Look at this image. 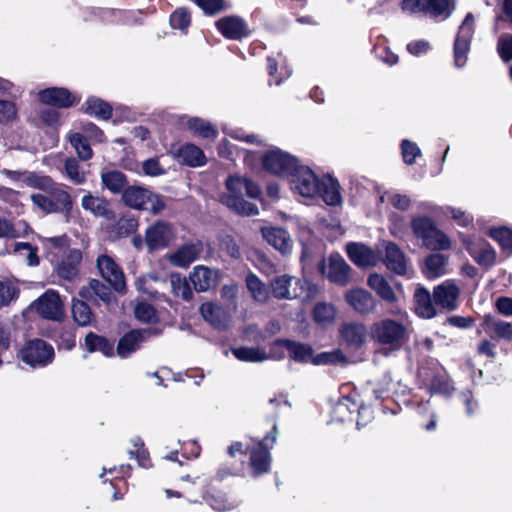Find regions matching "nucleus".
Returning a JSON list of instances; mask_svg holds the SVG:
<instances>
[{
  "instance_id": "nucleus-23",
  "label": "nucleus",
  "mask_w": 512,
  "mask_h": 512,
  "mask_svg": "<svg viewBox=\"0 0 512 512\" xmlns=\"http://www.w3.org/2000/svg\"><path fill=\"white\" fill-rule=\"evenodd\" d=\"M202 252V242L197 241L181 246L174 253L169 254L168 259L173 265L186 268L195 261Z\"/></svg>"
},
{
  "instance_id": "nucleus-57",
  "label": "nucleus",
  "mask_w": 512,
  "mask_h": 512,
  "mask_svg": "<svg viewBox=\"0 0 512 512\" xmlns=\"http://www.w3.org/2000/svg\"><path fill=\"white\" fill-rule=\"evenodd\" d=\"M190 24V14L183 8L175 10L170 16V25L184 31Z\"/></svg>"
},
{
  "instance_id": "nucleus-60",
  "label": "nucleus",
  "mask_w": 512,
  "mask_h": 512,
  "mask_svg": "<svg viewBox=\"0 0 512 512\" xmlns=\"http://www.w3.org/2000/svg\"><path fill=\"white\" fill-rule=\"evenodd\" d=\"M497 50L504 61L512 59V34H504L499 38Z\"/></svg>"
},
{
  "instance_id": "nucleus-7",
  "label": "nucleus",
  "mask_w": 512,
  "mask_h": 512,
  "mask_svg": "<svg viewBox=\"0 0 512 512\" xmlns=\"http://www.w3.org/2000/svg\"><path fill=\"white\" fill-rule=\"evenodd\" d=\"M291 189L303 197H314L320 192L321 181L306 166H299L290 174Z\"/></svg>"
},
{
  "instance_id": "nucleus-31",
  "label": "nucleus",
  "mask_w": 512,
  "mask_h": 512,
  "mask_svg": "<svg viewBox=\"0 0 512 512\" xmlns=\"http://www.w3.org/2000/svg\"><path fill=\"white\" fill-rule=\"evenodd\" d=\"M81 206L84 210L89 211L96 217L108 218L111 212L110 204L105 198L94 196L91 193L82 197Z\"/></svg>"
},
{
  "instance_id": "nucleus-48",
  "label": "nucleus",
  "mask_w": 512,
  "mask_h": 512,
  "mask_svg": "<svg viewBox=\"0 0 512 512\" xmlns=\"http://www.w3.org/2000/svg\"><path fill=\"white\" fill-rule=\"evenodd\" d=\"M85 111L101 119H108L111 117L112 108L110 105L103 100L95 97H91L86 101Z\"/></svg>"
},
{
  "instance_id": "nucleus-44",
  "label": "nucleus",
  "mask_w": 512,
  "mask_h": 512,
  "mask_svg": "<svg viewBox=\"0 0 512 512\" xmlns=\"http://www.w3.org/2000/svg\"><path fill=\"white\" fill-rule=\"evenodd\" d=\"M44 246L50 261L53 263L59 254L63 253V255H65L67 253L68 238L65 235L46 238L44 240Z\"/></svg>"
},
{
  "instance_id": "nucleus-2",
  "label": "nucleus",
  "mask_w": 512,
  "mask_h": 512,
  "mask_svg": "<svg viewBox=\"0 0 512 512\" xmlns=\"http://www.w3.org/2000/svg\"><path fill=\"white\" fill-rule=\"evenodd\" d=\"M270 288L272 295L278 300L301 299L303 301H310L319 293L318 286L310 280L288 274L272 279Z\"/></svg>"
},
{
  "instance_id": "nucleus-13",
  "label": "nucleus",
  "mask_w": 512,
  "mask_h": 512,
  "mask_svg": "<svg viewBox=\"0 0 512 512\" xmlns=\"http://www.w3.org/2000/svg\"><path fill=\"white\" fill-rule=\"evenodd\" d=\"M349 259L357 266L374 267L383 260L379 250H373L365 244L350 242L346 245Z\"/></svg>"
},
{
  "instance_id": "nucleus-46",
  "label": "nucleus",
  "mask_w": 512,
  "mask_h": 512,
  "mask_svg": "<svg viewBox=\"0 0 512 512\" xmlns=\"http://www.w3.org/2000/svg\"><path fill=\"white\" fill-rule=\"evenodd\" d=\"M233 354L238 360L246 362H261L268 358L266 352L258 347L235 348Z\"/></svg>"
},
{
  "instance_id": "nucleus-42",
  "label": "nucleus",
  "mask_w": 512,
  "mask_h": 512,
  "mask_svg": "<svg viewBox=\"0 0 512 512\" xmlns=\"http://www.w3.org/2000/svg\"><path fill=\"white\" fill-rule=\"evenodd\" d=\"M423 244L432 250H447L451 247L449 237L436 226L423 239Z\"/></svg>"
},
{
  "instance_id": "nucleus-3",
  "label": "nucleus",
  "mask_w": 512,
  "mask_h": 512,
  "mask_svg": "<svg viewBox=\"0 0 512 512\" xmlns=\"http://www.w3.org/2000/svg\"><path fill=\"white\" fill-rule=\"evenodd\" d=\"M403 298L404 294L400 287L396 291H392L386 285V303L397 304L396 310L391 311L395 313L396 319L386 318V346L389 345L390 349L400 347L406 340V325L408 321L400 305Z\"/></svg>"
},
{
  "instance_id": "nucleus-16",
  "label": "nucleus",
  "mask_w": 512,
  "mask_h": 512,
  "mask_svg": "<svg viewBox=\"0 0 512 512\" xmlns=\"http://www.w3.org/2000/svg\"><path fill=\"white\" fill-rule=\"evenodd\" d=\"M460 294L459 287L452 280H446L433 289V301L437 306L446 310L457 308Z\"/></svg>"
},
{
  "instance_id": "nucleus-5",
  "label": "nucleus",
  "mask_w": 512,
  "mask_h": 512,
  "mask_svg": "<svg viewBox=\"0 0 512 512\" xmlns=\"http://www.w3.org/2000/svg\"><path fill=\"white\" fill-rule=\"evenodd\" d=\"M122 201L133 209L146 210L153 214H158L165 207L159 195L141 186L127 187L122 193Z\"/></svg>"
},
{
  "instance_id": "nucleus-33",
  "label": "nucleus",
  "mask_w": 512,
  "mask_h": 512,
  "mask_svg": "<svg viewBox=\"0 0 512 512\" xmlns=\"http://www.w3.org/2000/svg\"><path fill=\"white\" fill-rule=\"evenodd\" d=\"M177 159L191 167L202 166L205 164L203 151L194 144L182 145L176 153Z\"/></svg>"
},
{
  "instance_id": "nucleus-27",
  "label": "nucleus",
  "mask_w": 512,
  "mask_h": 512,
  "mask_svg": "<svg viewBox=\"0 0 512 512\" xmlns=\"http://www.w3.org/2000/svg\"><path fill=\"white\" fill-rule=\"evenodd\" d=\"M386 269L398 275H406L409 269L405 254L394 243L386 244Z\"/></svg>"
},
{
  "instance_id": "nucleus-59",
  "label": "nucleus",
  "mask_w": 512,
  "mask_h": 512,
  "mask_svg": "<svg viewBox=\"0 0 512 512\" xmlns=\"http://www.w3.org/2000/svg\"><path fill=\"white\" fill-rule=\"evenodd\" d=\"M133 449L128 451L130 458H136L139 466L147 467V452L143 449V442L140 438H134L131 440Z\"/></svg>"
},
{
  "instance_id": "nucleus-50",
  "label": "nucleus",
  "mask_w": 512,
  "mask_h": 512,
  "mask_svg": "<svg viewBox=\"0 0 512 512\" xmlns=\"http://www.w3.org/2000/svg\"><path fill=\"white\" fill-rule=\"evenodd\" d=\"M246 285L252 297L258 302H266L269 294L265 284L254 274H249L246 278Z\"/></svg>"
},
{
  "instance_id": "nucleus-36",
  "label": "nucleus",
  "mask_w": 512,
  "mask_h": 512,
  "mask_svg": "<svg viewBox=\"0 0 512 512\" xmlns=\"http://www.w3.org/2000/svg\"><path fill=\"white\" fill-rule=\"evenodd\" d=\"M318 194L321 195L324 202L328 205L336 206L342 201L339 183L331 177L321 180L320 192Z\"/></svg>"
},
{
  "instance_id": "nucleus-32",
  "label": "nucleus",
  "mask_w": 512,
  "mask_h": 512,
  "mask_svg": "<svg viewBox=\"0 0 512 512\" xmlns=\"http://www.w3.org/2000/svg\"><path fill=\"white\" fill-rule=\"evenodd\" d=\"M270 453L262 442L258 443L256 449L252 450L250 456V465L253 469V475L259 476L270 469Z\"/></svg>"
},
{
  "instance_id": "nucleus-52",
  "label": "nucleus",
  "mask_w": 512,
  "mask_h": 512,
  "mask_svg": "<svg viewBox=\"0 0 512 512\" xmlns=\"http://www.w3.org/2000/svg\"><path fill=\"white\" fill-rule=\"evenodd\" d=\"M314 365H326V364H345L347 363L346 356L340 350H334L330 352H322L312 358Z\"/></svg>"
},
{
  "instance_id": "nucleus-14",
  "label": "nucleus",
  "mask_w": 512,
  "mask_h": 512,
  "mask_svg": "<svg viewBox=\"0 0 512 512\" xmlns=\"http://www.w3.org/2000/svg\"><path fill=\"white\" fill-rule=\"evenodd\" d=\"M261 234L267 243L283 256H288L292 253L294 243L286 229L276 226L263 227L261 228Z\"/></svg>"
},
{
  "instance_id": "nucleus-38",
  "label": "nucleus",
  "mask_w": 512,
  "mask_h": 512,
  "mask_svg": "<svg viewBox=\"0 0 512 512\" xmlns=\"http://www.w3.org/2000/svg\"><path fill=\"white\" fill-rule=\"evenodd\" d=\"M341 335L348 345L359 347L365 340L366 329L359 323H346L341 327Z\"/></svg>"
},
{
  "instance_id": "nucleus-62",
  "label": "nucleus",
  "mask_w": 512,
  "mask_h": 512,
  "mask_svg": "<svg viewBox=\"0 0 512 512\" xmlns=\"http://www.w3.org/2000/svg\"><path fill=\"white\" fill-rule=\"evenodd\" d=\"M443 213L451 216L461 226H468L472 222V217L459 208L446 207Z\"/></svg>"
},
{
  "instance_id": "nucleus-21",
  "label": "nucleus",
  "mask_w": 512,
  "mask_h": 512,
  "mask_svg": "<svg viewBox=\"0 0 512 512\" xmlns=\"http://www.w3.org/2000/svg\"><path fill=\"white\" fill-rule=\"evenodd\" d=\"M156 335L152 329L132 330L125 334L118 343L117 353L120 357L126 358L135 352L140 344L147 340L149 336Z\"/></svg>"
},
{
  "instance_id": "nucleus-37",
  "label": "nucleus",
  "mask_w": 512,
  "mask_h": 512,
  "mask_svg": "<svg viewBox=\"0 0 512 512\" xmlns=\"http://www.w3.org/2000/svg\"><path fill=\"white\" fill-rule=\"evenodd\" d=\"M357 409L358 404L351 397H342L333 408V419L339 422L353 421Z\"/></svg>"
},
{
  "instance_id": "nucleus-49",
  "label": "nucleus",
  "mask_w": 512,
  "mask_h": 512,
  "mask_svg": "<svg viewBox=\"0 0 512 512\" xmlns=\"http://www.w3.org/2000/svg\"><path fill=\"white\" fill-rule=\"evenodd\" d=\"M68 139H69V142L71 143V145L73 146V148L75 149L78 157L81 160L86 161L92 157V155H93L92 149H91L88 141L82 134L70 133L68 135Z\"/></svg>"
},
{
  "instance_id": "nucleus-53",
  "label": "nucleus",
  "mask_w": 512,
  "mask_h": 512,
  "mask_svg": "<svg viewBox=\"0 0 512 512\" xmlns=\"http://www.w3.org/2000/svg\"><path fill=\"white\" fill-rule=\"evenodd\" d=\"M435 223L432 219L425 216L414 217L411 221V227L414 234L422 240L435 228Z\"/></svg>"
},
{
  "instance_id": "nucleus-54",
  "label": "nucleus",
  "mask_w": 512,
  "mask_h": 512,
  "mask_svg": "<svg viewBox=\"0 0 512 512\" xmlns=\"http://www.w3.org/2000/svg\"><path fill=\"white\" fill-rule=\"evenodd\" d=\"M153 283H165V280L161 277H158L156 274L150 273L139 277L136 281V287L143 293H146L150 296H155L157 290L152 286Z\"/></svg>"
},
{
  "instance_id": "nucleus-1",
  "label": "nucleus",
  "mask_w": 512,
  "mask_h": 512,
  "mask_svg": "<svg viewBox=\"0 0 512 512\" xmlns=\"http://www.w3.org/2000/svg\"><path fill=\"white\" fill-rule=\"evenodd\" d=\"M226 192L221 196V202L231 210L245 216H253L259 213L258 207L246 200V197L258 199L261 190L251 179L231 175L225 181Z\"/></svg>"
},
{
  "instance_id": "nucleus-19",
  "label": "nucleus",
  "mask_w": 512,
  "mask_h": 512,
  "mask_svg": "<svg viewBox=\"0 0 512 512\" xmlns=\"http://www.w3.org/2000/svg\"><path fill=\"white\" fill-rule=\"evenodd\" d=\"M172 238V227L166 222L158 221L146 231V244L150 250L166 247Z\"/></svg>"
},
{
  "instance_id": "nucleus-45",
  "label": "nucleus",
  "mask_w": 512,
  "mask_h": 512,
  "mask_svg": "<svg viewBox=\"0 0 512 512\" xmlns=\"http://www.w3.org/2000/svg\"><path fill=\"white\" fill-rule=\"evenodd\" d=\"M170 285L172 292L181 297L185 301H190L193 298V292L191 290L189 281L182 277L180 274H172L170 277Z\"/></svg>"
},
{
  "instance_id": "nucleus-20",
  "label": "nucleus",
  "mask_w": 512,
  "mask_h": 512,
  "mask_svg": "<svg viewBox=\"0 0 512 512\" xmlns=\"http://www.w3.org/2000/svg\"><path fill=\"white\" fill-rule=\"evenodd\" d=\"M215 24L220 33L231 40H239L249 34L246 22L238 16L223 17Z\"/></svg>"
},
{
  "instance_id": "nucleus-11",
  "label": "nucleus",
  "mask_w": 512,
  "mask_h": 512,
  "mask_svg": "<svg viewBox=\"0 0 512 512\" xmlns=\"http://www.w3.org/2000/svg\"><path fill=\"white\" fill-rule=\"evenodd\" d=\"M297 165V160L293 156L277 148L269 150L263 157L264 168L280 176L288 177Z\"/></svg>"
},
{
  "instance_id": "nucleus-8",
  "label": "nucleus",
  "mask_w": 512,
  "mask_h": 512,
  "mask_svg": "<svg viewBox=\"0 0 512 512\" xmlns=\"http://www.w3.org/2000/svg\"><path fill=\"white\" fill-rule=\"evenodd\" d=\"M21 359L32 367L45 366L52 362L54 357L53 347L43 340L29 341L21 350Z\"/></svg>"
},
{
  "instance_id": "nucleus-30",
  "label": "nucleus",
  "mask_w": 512,
  "mask_h": 512,
  "mask_svg": "<svg viewBox=\"0 0 512 512\" xmlns=\"http://www.w3.org/2000/svg\"><path fill=\"white\" fill-rule=\"evenodd\" d=\"M11 178L19 180L29 187L47 191L55 183L51 177L36 172H8Z\"/></svg>"
},
{
  "instance_id": "nucleus-61",
  "label": "nucleus",
  "mask_w": 512,
  "mask_h": 512,
  "mask_svg": "<svg viewBox=\"0 0 512 512\" xmlns=\"http://www.w3.org/2000/svg\"><path fill=\"white\" fill-rule=\"evenodd\" d=\"M134 313L136 318L143 322H151L156 317L154 308L150 304L144 302L137 304Z\"/></svg>"
},
{
  "instance_id": "nucleus-43",
  "label": "nucleus",
  "mask_w": 512,
  "mask_h": 512,
  "mask_svg": "<svg viewBox=\"0 0 512 512\" xmlns=\"http://www.w3.org/2000/svg\"><path fill=\"white\" fill-rule=\"evenodd\" d=\"M186 126L192 133L203 138H216L218 135L217 130L208 121L201 118H189Z\"/></svg>"
},
{
  "instance_id": "nucleus-9",
  "label": "nucleus",
  "mask_w": 512,
  "mask_h": 512,
  "mask_svg": "<svg viewBox=\"0 0 512 512\" xmlns=\"http://www.w3.org/2000/svg\"><path fill=\"white\" fill-rule=\"evenodd\" d=\"M474 34V16L468 13L459 27L454 43V61L457 67H463L470 49V41Z\"/></svg>"
},
{
  "instance_id": "nucleus-47",
  "label": "nucleus",
  "mask_w": 512,
  "mask_h": 512,
  "mask_svg": "<svg viewBox=\"0 0 512 512\" xmlns=\"http://www.w3.org/2000/svg\"><path fill=\"white\" fill-rule=\"evenodd\" d=\"M13 251L18 258L26 262L27 265L37 266L39 264L37 248L31 244L23 242L15 243Z\"/></svg>"
},
{
  "instance_id": "nucleus-63",
  "label": "nucleus",
  "mask_w": 512,
  "mask_h": 512,
  "mask_svg": "<svg viewBox=\"0 0 512 512\" xmlns=\"http://www.w3.org/2000/svg\"><path fill=\"white\" fill-rule=\"evenodd\" d=\"M17 289L9 282L0 281V304H9L17 296Z\"/></svg>"
},
{
  "instance_id": "nucleus-28",
  "label": "nucleus",
  "mask_w": 512,
  "mask_h": 512,
  "mask_svg": "<svg viewBox=\"0 0 512 512\" xmlns=\"http://www.w3.org/2000/svg\"><path fill=\"white\" fill-rule=\"evenodd\" d=\"M414 305L416 314L422 318L431 319L437 314L435 307L437 305L433 301V294L431 295L430 292L423 287H418L415 290Z\"/></svg>"
},
{
  "instance_id": "nucleus-34",
  "label": "nucleus",
  "mask_w": 512,
  "mask_h": 512,
  "mask_svg": "<svg viewBox=\"0 0 512 512\" xmlns=\"http://www.w3.org/2000/svg\"><path fill=\"white\" fill-rule=\"evenodd\" d=\"M447 257L435 253L429 255L423 267V273L428 279H436L447 273Z\"/></svg>"
},
{
  "instance_id": "nucleus-12",
  "label": "nucleus",
  "mask_w": 512,
  "mask_h": 512,
  "mask_svg": "<svg viewBox=\"0 0 512 512\" xmlns=\"http://www.w3.org/2000/svg\"><path fill=\"white\" fill-rule=\"evenodd\" d=\"M33 308L43 318L59 321L64 316L63 303L57 291L49 289L34 303Z\"/></svg>"
},
{
  "instance_id": "nucleus-58",
  "label": "nucleus",
  "mask_w": 512,
  "mask_h": 512,
  "mask_svg": "<svg viewBox=\"0 0 512 512\" xmlns=\"http://www.w3.org/2000/svg\"><path fill=\"white\" fill-rule=\"evenodd\" d=\"M403 160L406 164H413L417 157L421 155V151L416 143L409 140H403L401 144Z\"/></svg>"
},
{
  "instance_id": "nucleus-64",
  "label": "nucleus",
  "mask_w": 512,
  "mask_h": 512,
  "mask_svg": "<svg viewBox=\"0 0 512 512\" xmlns=\"http://www.w3.org/2000/svg\"><path fill=\"white\" fill-rule=\"evenodd\" d=\"M85 344L89 351L101 350L105 351L109 344L107 340L101 336L89 333L85 338Z\"/></svg>"
},
{
  "instance_id": "nucleus-51",
  "label": "nucleus",
  "mask_w": 512,
  "mask_h": 512,
  "mask_svg": "<svg viewBox=\"0 0 512 512\" xmlns=\"http://www.w3.org/2000/svg\"><path fill=\"white\" fill-rule=\"evenodd\" d=\"M64 174L75 185H81L86 181V173L81 169L75 158H68L65 160Z\"/></svg>"
},
{
  "instance_id": "nucleus-15",
  "label": "nucleus",
  "mask_w": 512,
  "mask_h": 512,
  "mask_svg": "<svg viewBox=\"0 0 512 512\" xmlns=\"http://www.w3.org/2000/svg\"><path fill=\"white\" fill-rule=\"evenodd\" d=\"M97 267L101 276L118 292H124L126 284L124 274L115 261L108 255L97 259Z\"/></svg>"
},
{
  "instance_id": "nucleus-39",
  "label": "nucleus",
  "mask_w": 512,
  "mask_h": 512,
  "mask_svg": "<svg viewBox=\"0 0 512 512\" xmlns=\"http://www.w3.org/2000/svg\"><path fill=\"white\" fill-rule=\"evenodd\" d=\"M72 317L79 326H89L95 322V316L88 304L83 300L74 299L72 301Z\"/></svg>"
},
{
  "instance_id": "nucleus-41",
  "label": "nucleus",
  "mask_w": 512,
  "mask_h": 512,
  "mask_svg": "<svg viewBox=\"0 0 512 512\" xmlns=\"http://www.w3.org/2000/svg\"><path fill=\"white\" fill-rule=\"evenodd\" d=\"M313 319L319 325L327 326L334 322L336 309L333 304L327 302H318L312 312Z\"/></svg>"
},
{
  "instance_id": "nucleus-29",
  "label": "nucleus",
  "mask_w": 512,
  "mask_h": 512,
  "mask_svg": "<svg viewBox=\"0 0 512 512\" xmlns=\"http://www.w3.org/2000/svg\"><path fill=\"white\" fill-rule=\"evenodd\" d=\"M348 304L359 313H369L375 308V300L363 289L350 290L345 294Z\"/></svg>"
},
{
  "instance_id": "nucleus-18",
  "label": "nucleus",
  "mask_w": 512,
  "mask_h": 512,
  "mask_svg": "<svg viewBox=\"0 0 512 512\" xmlns=\"http://www.w3.org/2000/svg\"><path fill=\"white\" fill-rule=\"evenodd\" d=\"M220 278V271L203 265L195 266L189 279L197 292H206L215 287Z\"/></svg>"
},
{
  "instance_id": "nucleus-6",
  "label": "nucleus",
  "mask_w": 512,
  "mask_h": 512,
  "mask_svg": "<svg viewBox=\"0 0 512 512\" xmlns=\"http://www.w3.org/2000/svg\"><path fill=\"white\" fill-rule=\"evenodd\" d=\"M401 9L411 15L447 18L454 10V0H402Z\"/></svg>"
},
{
  "instance_id": "nucleus-56",
  "label": "nucleus",
  "mask_w": 512,
  "mask_h": 512,
  "mask_svg": "<svg viewBox=\"0 0 512 512\" xmlns=\"http://www.w3.org/2000/svg\"><path fill=\"white\" fill-rule=\"evenodd\" d=\"M195 4L201 8L204 13L214 15L227 8L224 0H193Z\"/></svg>"
},
{
  "instance_id": "nucleus-22",
  "label": "nucleus",
  "mask_w": 512,
  "mask_h": 512,
  "mask_svg": "<svg viewBox=\"0 0 512 512\" xmlns=\"http://www.w3.org/2000/svg\"><path fill=\"white\" fill-rule=\"evenodd\" d=\"M464 244L470 255L482 265H492L495 261V251L481 238L464 239Z\"/></svg>"
},
{
  "instance_id": "nucleus-17",
  "label": "nucleus",
  "mask_w": 512,
  "mask_h": 512,
  "mask_svg": "<svg viewBox=\"0 0 512 512\" xmlns=\"http://www.w3.org/2000/svg\"><path fill=\"white\" fill-rule=\"evenodd\" d=\"M82 253L79 249H68L61 261L55 259V271L57 275L68 281H73L79 274V265Z\"/></svg>"
},
{
  "instance_id": "nucleus-24",
  "label": "nucleus",
  "mask_w": 512,
  "mask_h": 512,
  "mask_svg": "<svg viewBox=\"0 0 512 512\" xmlns=\"http://www.w3.org/2000/svg\"><path fill=\"white\" fill-rule=\"evenodd\" d=\"M200 313L205 321L209 322L217 329L228 327L230 322V314L222 306L213 302H206L200 306Z\"/></svg>"
},
{
  "instance_id": "nucleus-40",
  "label": "nucleus",
  "mask_w": 512,
  "mask_h": 512,
  "mask_svg": "<svg viewBox=\"0 0 512 512\" xmlns=\"http://www.w3.org/2000/svg\"><path fill=\"white\" fill-rule=\"evenodd\" d=\"M281 344L289 352V357L297 362H307L313 358V350L309 345L291 340H283Z\"/></svg>"
},
{
  "instance_id": "nucleus-4",
  "label": "nucleus",
  "mask_w": 512,
  "mask_h": 512,
  "mask_svg": "<svg viewBox=\"0 0 512 512\" xmlns=\"http://www.w3.org/2000/svg\"><path fill=\"white\" fill-rule=\"evenodd\" d=\"M31 201L34 206L47 214L68 213L72 209L70 194L57 183H54L53 187L44 193L32 194Z\"/></svg>"
},
{
  "instance_id": "nucleus-55",
  "label": "nucleus",
  "mask_w": 512,
  "mask_h": 512,
  "mask_svg": "<svg viewBox=\"0 0 512 512\" xmlns=\"http://www.w3.org/2000/svg\"><path fill=\"white\" fill-rule=\"evenodd\" d=\"M490 236L495 239L504 250L512 252V230L501 227L490 230Z\"/></svg>"
},
{
  "instance_id": "nucleus-35",
  "label": "nucleus",
  "mask_w": 512,
  "mask_h": 512,
  "mask_svg": "<svg viewBox=\"0 0 512 512\" xmlns=\"http://www.w3.org/2000/svg\"><path fill=\"white\" fill-rule=\"evenodd\" d=\"M101 183L113 194L123 193L127 185L126 176L118 170H107L101 173Z\"/></svg>"
},
{
  "instance_id": "nucleus-10",
  "label": "nucleus",
  "mask_w": 512,
  "mask_h": 512,
  "mask_svg": "<svg viewBox=\"0 0 512 512\" xmlns=\"http://www.w3.org/2000/svg\"><path fill=\"white\" fill-rule=\"evenodd\" d=\"M319 269L324 277L339 286H346L350 281L351 268L338 254L323 260Z\"/></svg>"
},
{
  "instance_id": "nucleus-25",
  "label": "nucleus",
  "mask_w": 512,
  "mask_h": 512,
  "mask_svg": "<svg viewBox=\"0 0 512 512\" xmlns=\"http://www.w3.org/2000/svg\"><path fill=\"white\" fill-rule=\"evenodd\" d=\"M38 96L43 103L62 108L70 107L77 101L76 97L65 88H47L41 90Z\"/></svg>"
},
{
  "instance_id": "nucleus-26",
  "label": "nucleus",
  "mask_w": 512,
  "mask_h": 512,
  "mask_svg": "<svg viewBox=\"0 0 512 512\" xmlns=\"http://www.w3.org/2000/svg\"><path fill=\"white\" fill-rule=\"evenodd\" d=\"M481 326L491 338L512 341V324L509 322L500 320L492 315H485Z\"/></svg>"
}]
</instances>
